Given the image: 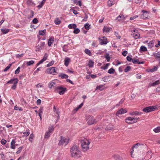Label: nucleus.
Returning <instances> with one entry per match:
<instances>
[{"label":"nucleus","instance_id":"obj_1","mask_svg":"<svg viewBox=\"0 0 160 160\" xmlns=\"http://www.w3.org/2000/svg\"><path fill=\"white\" fill-rule=\"evenodd\" d=\"M70 152L72 157L77 158L81 156L80 151L78 147L76 145H73L71 148Z\"/></svg>","mask_w":160,"mask_h":160},{"label":"nucleus","instance_id":"obj_2","mask_svg":"<svg viewBox=\"0 0 160 160\" xmlns=\"http://www.w3.org/2000/svg\"><path fill=\"white\" fill-rule=\"evenodd\" d=\"M139 118H138L139 119ZM138 118L132 117H128L125 119V121L128 123L132 124L137 122Z\"/></svg>","mask_w":160,"mask_h":160},{"label":"nucleus","instance_id":"obj_3","mask_svg":"<svg viewBox=\"0 0 160 160\" xmlns=\"http://www.w3.org/2000/svg\"><path fill=\"white\" fill-rule=\"evenodd\" d=\"M68 27L69 29L73 28L74 29L73 32L74 34H78L80 32V30L79 28H76L77 25L75 24H69Z\"/></svg>","mask_w":160,"mask_h":160},{"label":"nucleus","instance_id":"obj_4","mask_svg":"<svg viewBox=\"0 0 160 160\" xmlns=\"http://www.w3.org/2000/svg\"><path fill=\"white\" fill-rule=\"evenodd\" d=\"M60 138V140L58 143V145L62 146L64 143H65V145H66L68 144L69 139H67L66 138L62 136H61Z\"/></svg>","mask_w":160,"mask_h":160},{"label":"nucleus","instance_id":"obj_5","mask_svg":"<svg viewBox=\"0 0 160 160\" xmlns=\"http://www.w3.org/2000/svg\"><path fill=\"white\" fill-rule=\"evenodd\" d=\"M156 108V106H148L143 108L142 111L147 113L149 112L154 111Z\"/></svg>","mask_w":160,"mask_h":160},{"label":"nucleus","instance_id":"obj_6","mask_svg":"<svg viewBox=\"0 0 160 160\" xmlns=\"http://www.w3.org/2000/svg\"><path fill=\"white\" fill-rule=\"evenodd\" d=\"M58 90H60L59 92V94L61 95L63 94L65 92L67 91V89L66 88H64L61 86H59L57 87L56 90L58 91Z\"/></svg>","mask_w":160,"mask_h":160},{"label":"nucleus","instance_id":"obj_7","mask_svg":"<svg viewBox=\"0 0 160 160\" xmlns=\"http://www.w3.org/2000/svg\"><path fill=\"white\" fill-rule=\"evenodd\" d=\"M56 68L55 67H52L47 69L46 71V72L48 74H52L54 73H56V71L55 70Z\"/></svg>","mask_w":160,"mask_h":160},{"label":"nucleus","instance_id":"obj_8","mask_svg":"<svg viewBox=\"0 0 160 160\" xmlns=\"http://www.w3.org/2000/svg\"><path fill=\"white\" fill-rule=\"evenodd\" d=\"M142 12H143V13L141 15V18L143 19H147L148 17V12L144 10H142Z\"/></svg>","mask_w":160,"mask_h":160},{"label":"nucleus","instance_id":"obj_9","mask_svg":"<svg viewBox=\"0 0 160 160\" xmlns=\"http://www.w3.org/2000/svg\"><path fill=\"white\" fill-rule=\"evenodd\" d=\"M88 123L89 125H91L94 124L95 123V121L93 117H90L87 120Z\"/></svg>","mask_w":160,"mask_h":160},{"label":"nucleus","instance_id":"obj_10","mask_svg":"<svg viewBox=\"0 0 160 160\" xmlns=\"http://www.w3.org/2000/svg\"><path fill=\"white\" fill-rule=\"evenodd\" d=\"M88 145V144L83 145V144H81V147L83 151L85 152L89 149Z\"/></svg>","mask_w":160,"mask_h":160},{"label":"nucleus","instance_id":"obj_11","mask_svg":"<svg viewBox=\"0 0 160 160\" xmlns=\"http://www.w3.org/2000/svg\"><path fill=\"white\" fill-rule=\"evenodd\" d=\"M144 144L142 143H137L136 144H134L132 147V151L131 152V153H132L133 152V148H137L138 147L141 146H143Z\"/></svg>","mask_w":160,"mask_h":160},{"label":"nucleus","instance_id":"obj_12","mask_svg":"<svg viewBox=\"0 0 160 160\" xmlns=\"http://www.w3.org/2000/svg\"><path fill=\"white\" fill-rule=\"evenodd\" d=\"M48 54L47 53H45L44 56L43 57V58L40 60L39 62H40V64L42 63L44 61L46 60L47 59V58L48 57Z\"/></svg>","mask_w":160,"mask_h":160},{"label":"nucleus","instance_id":"obj_13","mask_svg":"<svg viewBox=\"0 0 160 160\" xmlns=\"http://www.w3.org/2000/svg\"><path fill=\"white\" fill-rule=\"evenodd\" d=\"M158 68L156 66H154L153 68L151 69H146V71L148 72H153L157 70Z\"/></svg>","mask_w":160,"mask_h":160},{"label":"nucleus","instance_id":"obj_14","mask_svg":"<svg viewBox=\"0 0 160 160\" xmlns=\"http://www.w3.org/2000/svg\"><path fill=\"white\" fill-rule=\"evenodd\" d=\"M70 61V59L69 58H66L64 60V65L67 66L69 65V63Z\"/></svg>","mask_w":160,"mask_h":160},{"label":"nucleus","instance_id":"obj_15","mask_svg":"<svg viewBox=\"0 0 160 160\" xmlns=\"http://www.w3.org/2000/svg\"><path fill=\"white\" fill-rule=\"evenodd\" d=\"M17 81L18 82V79L17 78H14L12 79L9 81L7 82V83L12 84L13 83H14V82Z\"/></svg>","mask_w":160,"mask_h":160},{"label":"nucleus","instance_id":"obj_16","mask_svg":"<svg viewBox=\"0 0 160 160\" xmlns=\"http://www.w3.org/2000/svg\"><path fill=\"white\" fill-rule=\"evenodd\" d=\"M113 157L115 160H122V158L119 155L115 154L113 155Z\"/></svg>","mask_w":160,"mask_h":160},{"label":"nucleus","instance_id":"obj_17","mask_svg":"<svg viewBox=\"0 0 160 160\" xmlns=\"http://www.w3.org/2000/svg\"><path fill=\"white\" fill-rule=\"evenodd\" d=\"M59 77H61L62 79L63 78H68V76L64 73H61L60 75H58Z\"/></svg>","mask_w":160,"mask_h":160},{"label":"nucleus","instance_id":"obj_18","mask_svg":"<svg viewBox=\"0 0 160 160\" xmlns=\"http://www.w3.org/2000/svg\"><path fill=\"white\" fill-rule=\"evenodd\" d=\"M160 83V80H157L150 85V86H154Z\"/></svg>","mask_w":160,"mask_h":160},{"label":"nucleus","instance_id":"obj_19","mask_svg":"<svg viewBox=\"0 0 160 160\" xmlns=\"http://www.w3.org/2000/svg\"><path fill=\"white\" fill-rule=\"evenodd\" d=\"M15 140L13 139L11 143V148L12 149H14L15 148Z\"/></svg>","mask_w":160,"mask_h":160},{"label":"nucleus","instance_id":"obj_20","mask_svg":"<svg viewBox=\"0 0 160 160\" xmlns=\"http://www.w3.org/2000/svg\"><path fill=\"white\" fill-rule=\"evenodd\" d=\"M34 15V13L33 11L32 10H31L30 11V14L28 15L27 16V18L28 19H29L31 18H32Z\"/></svg>","mask_w":160,"mask_h":160},{"label":"nucleus","instance_id":"obj_21","mask_svg":"<svg viewBox=\"0 0 160 160\" xmlns=\"http://www.w3.org/2000/svg\"><path fill=\"white\" fill-rule=\"evenodd\" d=\"M153 55L154 57L157 58H159V60L160 61V54L159 52H158L157 53H156L155 52H153Z\"/></svg>","mask_w":160,"mask_h":160},{"label":"nucleus","instance_id":"obj_22","mask_svg":"<svg viewBox=\"0 0 160 160\" xmlns=\"http://www.w3.org/2000/svg\"><path fill=\"white\" fill-rule=\"evenodd\" d=\"M110 64L109 63H107L105 64H104L101 67V69L103 70H106L108 68V67L109 66Z\"/></svg>","mask_w":160,"mask_h":160},{"label":"nucleus","instance_id":"obj_23","mask_svg":"<svg viewBox=\"0 0 160 160\" xmlns=\"http://www.w3.org/2000/svg\"><path fill=\"white\" fill-rule=\"evenodd\" d=\"M154 42L153 40L151 41L148 43V48H151L153 47Z\"/></svg>","mask_w":160,"mask_h":160},{"label":"nucleus","instance_id":"obj_24","mask_svg":"<svg viewBox=\"0 0 160 160\" xmlns=\"http://www.w3.org/2000/svg\"><path fill=\"white\" fill-rule=\"evenodd\" d=\"M46 0H43L40 3V4L37 6V8L38 9L41 8L45 3Z\"/></svg>","mask_w":160,"mask_h":160},{"label":"nucleus","instance_id":"obj_25","mask_svg":"<svg viewBox=\"0 0 160 160\" xmlns=\"http://www.w3.org/2000/svg\"><path fill=\"white\" fill-rule=\"evenodd\" d=\"M90 143V142H89V141L87 139H85L83 141H82L81 142V144H83V145H85L86 144H88L89 145Z\"/></svg>","mask_w":160,"mask_h":160},{"label":"nucleus","instance_id":"obj_26","mask_svg":"<svg viewBox=\"0 0 160 160\" xmlns=\"http://www.w3.org/2000/svg\"><path fill=\"white\" fill-rule=\"evenodd\" d=\"M110 77V76H107L104 77L102 78V80L104 82H108L109 81V78Z\"/></svg>","mask_w":160,"mask_h":160},{"label":"nucleus","instance_id":"obj_27","mask_svg":"<svg viewBox=\"0 0 160 160\" xmlns=\"http://www.w3.org/2000/svg\"><path fill=\"white\" fill-rule=\"evenodd\" d=\"M113 0H109L108 2V6L110 7L114 4Z\"/></svg>","mask_w":160,"mask_h":160},{"label":"nucleus","instance_id":"obj_28","mask_svg":"<svg viewBox=\"0 0 160 160\" xmlns=\"http://www.w3.org/2000/svg\"><path fill=\"white\" fill-rule=\"evenodd\" d=\"M140 50L141 52H146L147 51V49L146 47L142 46L140 47Z\"/></svg>","mask_w":160,"mask_h":160},{"label":"nucleus","instance_id":"obj_29","mask_svg":"<svg viewBox=\"0 0 160 160\" xmlns=\"http://www.w3.org/2000/svg\"><path fill=\"white\" fill-rule=\"evenodd\" d=\"M94 62L92 60H90L89 61L88 66L89 67L91 68L93 67L94 65Z\"/></svg>","mask_w":160,"mask_h":160},{"label":"nucleus","instance_id":"obj_30","mask_svg":"<svg viewBox=\"0 0 160 160\" xmlns=\"http://www.w3.org/2000/svg\"><path fill=\"white\" fill-rule=\"evenodd\" d=\"M2 32L3 34H6L8 33L9 31V29H6L5 28H2L1 29Z\"/></svg>","mask_w":160,"mask_h":160},{"label":"nucleus","instance_id":"obj_31","mask_svg":"<svg viewBox=\"0 0 160 160\" xmlns=\"http://www.w3.org/2000/svg\"><path fill=\"white\" fill-rule=\"evenodd\" d=\"M73 2L74 3H75L77 5H78L80 6H81L82 5V3L80 0L78 1V0H74Z\"/></svg>","mask_w":160,"mask_h":160},{"label":"nucleus","instance_id":"obj_32","mask_svg":"<svg viewBox=\"0 0 160 160\" xmlns=\"http://www.w3.org/2000/svg\"><path fill=\"white\" fill-rule=\"evenodd\" d=\"M90 25L88 23H86L84 25V27L86 30H88L90 28Z\"/></svg>","mask_w":160,"mask_h":160},{"label":"nucleus","instance_id":"obj_33","mask_svg":"<svg viewBox=\"0 0 160 160\" xmlns=\"http://www.w3.org/2000/svg\"><path fill=\"white\" fill-rule=\"evenodd\" d=\"M18 83V82L17 81H15L14 82L13 84L11 87V88L13 90H15L17 87V84Z\"/></svg>","mask_w":160,"mask_h":160},{"label":"nucleus","instance_id":"obj_34","mask_svg":"<svg viewBox=\"0 0 160 160\" xmlns=\"http://www.w3.org/2000/svg\"><path fill=\"white\" fill-rule=\"evenodd\" d=\"M103 32H105L107 33H108L110 31V28L108 27L104 26L103 28Z\"/></svg>","mask_w":160,"mask_h":160},{"label":"nucleus","instance_id":"obj_35","mask_svg":"<svg viewBox=\"0 0 160 160\" xmlns=\"http://www.w3.org/2000/svg\"><path fill=\"white\" fill-rule=\"evenodd\" d=\"M142 113V112H138V111H135L132 112L131 115H141Z\"/></svg>","mask_w":160,"mask_h":160},{"label":"nucleus","instance_id":"obj_36","mask_svg":"<svg viewBox=\"0 0 160 160\" xmlns=\"http://www.w3.org/2000/svg\"><path fill=\"white\" fill-rule=\"evenodd\" d=\"M61 22V20L58 18H56L54 21V22L56 25L60 24Z\"/></svg>","mask_w":160,"mask_h":160},{"label":"nucleus","instance_id":"obj_37","mask_svg":"<svg viewBox=\"0 0 160 160\" xmlns=\"http://www.w3.org/2000/svg\"><path fill=\"white\" fill-rule=\"evenodd\" d=\"M115 72V69L113 68H111L108 70V73L111 74L114 73Z\"/></svg>","mask_w":160,"mask_h":160},{"label":"nucleus","instance_id":"obj_38","mask_svg":"<svg viewBox=\"0 0 160 160\" xmlns=\"http://www.w3.org/2000/svg\"><path fill=\"white\" fill-rule=\"evenodd\" d=\"M85 53L88 55L89 56H91L92 55V54L90 51V50H88V49H85Z\"/></svg>","mask_w":160,"mask_h":160},{"label":"nucleus","instance_id":"obj_39","mask_svg":"<svg viewBox=\"0 0 160 160\" xmlns=\"http://www.w3.org/2000/svg\"><path fill=\"white\" fill-rule=\"evenodd\" d=\"M34 63V61L33 60H31L28 62H27L26 64L27 66H29L33 64Z\"/></svg>","mask_w":160,"mask_h":160},{"label":"nucleus","instance_id":"obj_40","mask_svg":"<svg viewBox=\"0 0 160 160\" xmlns=\"http://www.w3.org/2000/svg\"><path fill=\"white\" fill-rule=\"evenodd\" d=\"M105 58H106L107 61L109 62L110 60V57L109 56V54L108 53H106V55L104 56Z\"/></svg>","mask_w":160,"mask_h":160},{"label":"nucleus","instance_id":"obj_41","mask_svg":"<svg viewBox=\"0 0 160 160\" xmlns=\"http://www.w3.org/2000/svg\"><path fill=\"white\" fill-rule=\"evenodd\" d=\"M54 128H53V126L51 128L49 127L48 128V131L47 132H48L49 133H50L51 134V133H52V132H53V131L54 130Z\"/></svg>","mask_w":160,"mask_h":160},{"label":"nucleus","instance_id":"obj_42","mask_svg":"<svg viewBox=\"0 0 160 160\" xmlns=\"http://www.w3.org/2000/svg\"><path fill=\"white\" fill-rule=\"evenodd\" d=\"M12 63H10L3 70V71L4 72H5L7 71L10 68V67L12 65Z\"/></svg>","mask_w":160,"mask_h":160},{"label":"nucleus","instance_id":"obj_43","mask_svg":"<svg viewBox=\"0 0 160 160\" xmlns=\"http://www.w3.org/2000/svg\"><path fill=\"white\" fill-rule=\"evenodd\" d=\"M51 134L50 133H49L48 132H46L45 133V135H44V138L48 139L50 137Z\"/></svg>","mask_w":160,"mask_h":160},{"label":"nucleus","instance_id":"obj_44","mask_svg":"<svg viewBox=\"0 0 160 160\" xmlns=\"http://www.w3.org/2000/svg\"><path fill=\"white\" fill-rule=\"evenodd\" d=\"M46 31V29H44L42 30H40L39 32V34L40 35L43 36L45 34Z\"/></svg>","mask_w":160,"mask_h":160},{"label":"nucleus","instance_id":"obj_45","mask_svg":"<svg viewBox=\"0 0 160 160\" xmlns=\"http://www.w3.org/2000/svg\"><path fill=\"white\" fill-rule=\"evenodd\" d=\"M104 85H99V86H98L96 87V89H99L100 91H102L103 89L102 88L104 87Z\"/></svg>","mask_w":160,"mask_h":160},{"label":"nucleus","instance_id":"obj_46","mask_svg":"<svg viewBox=\"0 0 160 160\" xmlns=\"http://www.w3.org/2000/svg\"><path fill=\"white\" fill-rule=\"evenodd\" d=\"M153 131L156 133L160 132V127H158L153 129Z\"/></svg>","mask_w":160,"mask_h":160},{"label":"nucleus","instance_id":"obj_47","mask_svg":"<svg viewBox=\"0 0 160 160\" xmlns=\"http://www.w3.org/2000/svg\"><path fill=\"white\" fill-rule=\"evenodd\" d=\"M45 44V43L44 42H40L39 45L41 49H42L44 48Z\"/></svg>","mask_w":160,"mask_h":160},{"label":"nucleus","instance_id":"obj_48","mask_svg":"<svg viewBox=\"0 0 160 160\" xmlns=\"http://www.w3.org/2000/svg\"><path fill=\"white\" fill-rule=\"evenodd\" d=\"M28 130V131L22 132V133L24 135H23V137H27L29 135L30 132H29V130Z\"/></svg>","mask_w":160,"mask_h":160},{"label":"nucleus","instance_id":"obj_49","mask_svg":"<svg viewBox=\"0 0 160 160\" xmlns=\"http://www.w3.org/2000/svg\"><path fill=\"white\" fill-rule=\"evenodd\" d=\"M131 69V67L129 66H127L124 69V72H127L129 71H130Z\"/></svg>","mask_w":160,"mask_h":160},{"label":"nucleus","instance_id":"obj_50","mask_svg":"<svg viewBox=\"0 0 160 160\" xmlns=\"http://www.w3.org/2000/svg\"><path fill=\"white\" fill-rule=\"evenodd\" d=\"M55 84V83L53 82H52L51 83H49L48 84V87L50 88H51Z\"/></svg>","mask_w":160,"mask_h":160},{"label":"nucleus","instance_id":"obj_51","mask_svg":"<svg viewBox=\"0 0 160 160\" xmlns=\"http://www.w3.org/2000/svg\"><path fill=\"white\" fill-rule=\"evenodd\" d=\"M71 11H72L74 14L77 15L79 13L76 10H74L73 8H71L70 9Z\"/></svg>","mask_w":160,"mask_h":160},{"label":"nucleus","instance_id":"obj_52","mask_svg":"<svg viewBox=\"0 0 160 160\" xmlns=\"http://www.w3.org/2000/svg\"><path fill=\"white\" fill-rule=\"evenodd\" d=\"M23 148V147L22 146L19 147L18 148V150L16 152V153L17 154H18L20 153L21 152Z\"/></svg>","mask_w":160,"mask_h":160},{"label":"nucleus","instance_id":"obj_53","mask_svg":"<svg viewBox=\"0 0 160 160\" xmlns=\"http://www.w3.org/2000/svg\"><path fill=\"white\" fill-rule=\"evenodd\" d=\"M139 60L138 59H132V62L134 64H138Z\"/></svg>","mask_w":160,"mask_h":160},{"label":"nucleus","instance_id":"obj_54","mask_svg":"<svg viewBox=\"0 0 160 160\" xmlns=\"http://www.w3.org/2000/svg\"><path fill=\"white\" fill-rule=\"evenodd\" d=\"M152 155L150 154H147L145 156V158L147 159L152 158Z\"/></svg>","mask_w":160,"mask_h":160},{"label":"nucleus","instance_id":"obj_55","mask_svg":"<svg viewBox=\"0 0 160 160\" xmlns=\"http://www.w3.org/2000/svg\"><path fill=\"white\" fill-rule=\"evenodd\" d=\"M20 67H18L17 69L15 70V74H18L20 71Z\"/></svg>","mask_w":160,"mask_h":160},{"label":"nucleus","instance_id":"obj_56","mask_svg":"<svg viewBox=\"0 0 160 160\" xmlns=\"http://www.w3.org/2000/svg\"><path fill=\"white\" fill-rule=\"evenodd\" d=\"M33 138V134L32 133L30 135L29 138V140L31 142H32V140Z\"/></svg>","mask_w":160,"mask_h":160},{"label":"nucleus","instance_id":"obj_57","mask_svg":"<svg viewBox=\"0 0 160 160\" xmlns=\"http://www.w3.org/2000/svg\"><path fill=\"white\" fill-rule=\"evenodd\" d=\"M56 113L57 114V115H56V116H57V118H58V119L56 121V123L58 122V120L59 119L60 117H59V114L58 111H56Z\"/></svg>","mask_w":160,"mask_h":160},{"label":"nucleus","instance_id":"obj_58","mask_svg":"<svg viewBox=\"0 0 160 160\" xmlns=\"http://www.w3.org/2000/svg\"><path fill=\"white\" fill-rule=\"evenodd\" d=\"M124 18V16L122 15H120L116 18L115 20H118V21H119L120 19L119 18Z\"/></svg>","mask_w":160,"mask_h":160},{"label":"nucleus","instance_id":"obj_59","mask_svg":"<svg viewBox=\"0 0 160 160\" xmlns=\"http://www.w3.org/2000/svg\"><path fill=\"white\" fill-rule=\"evenodd\" d=\"M115 35H116V37L118 39H119L121 38V36L119 35V33L117 32H115Z\"/></svg>","mask_w":160,"mask_h":160},{"label":"nucleus","instance_id":"obj_60","mask_svg":"<svg viewBox=\"0 0 160 160\" xmlns=\"http://www.w3.org/2000/svg\"><path fill=\"white\" fill-rule=\"evenodd\" d=\"M7 142V141L4 139H2L1 141V143L3 145H5Z\"/></svg>","mask_w":160,"mask_h":160},{"label":"nucleus","instance_id":"obj_61","mask_svg":"<svg viewBox=\"0 0 160 160\" xmlns=\"http://www.w3.org/2000/svg\"><path fill=\"white\" fill-rule=\"evenodd\" d=\"M108 41H101L100 42V44L102 45H106L107 43H108Z\"/></svg>","mask_w":160,"mask_h":160},{"label":"nucleus","instance_id":"obj_62","mask_svg":"<svg viewBox=\"0 0 160 160\" xmlns=\"http://www.w3.org/2000/svg\"><path fill=\"white\" fill-rule=\"evenodd\" d=\"M88 16L87 14L85 13V17L82 20V21H86L87 20Z\"/></svg>","mask_w":160,"mask_h":160},{"label":"nucleus","instance_id":"obj_63","mask_svg":"<svg viewBox=\"0 0 160 160\" xmlns=\"http://www.w3.org/2000/svg\"><path fill=\"white\" fill-rule=\"evenodd\" d=\"M32 22L33 24H37L38 22V20L37 18H35L32 21Z\"/></svg>","mask_w":160,"mask_h":160},{"label":"nucleus","instance_id":"obj_64","mask_svg":"<svg viewBox=\"0 0 160 160\" xmlns=\"http://www.w3.org/2000/svg\"><path fill=\"white\" fill-rule=\"evenodd\" d=\"M54 61H52L50 62L49 63H48L47 65V67H49L52 65L54 64Z\"/></svg>","mask_w":160,"mask_h":160}]
</instances>
